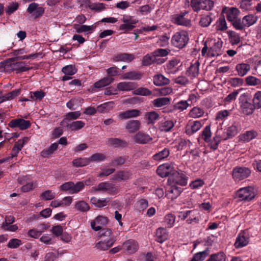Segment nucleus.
Masks as SVG:
<instances>
[{
  "label": "nucleus",
  "instance_id": "20",
  "mask_svg": "<svg viewBox=\"0 0 261 261\" xmlns=\"http://www.w3.org/2000/svg\"><path fill=\"white\" fill-rule=\"evenodd\" d=\"M214 16L212 13L208 12L201 15L199 24L202 27H207L213 20Z\"/></svg>",
  "mask_w": 261,
  "mask_h": 261
},
{
  "label": "nucleus",
  "instance_id": "15",
  "mask_svg": "<svg viewBox=\"0 0 261 261\" xmlns=\"http://www.w3.org/2000/svg\"><path fill=\"white\" fill-rule=\"evenodd\" d=\"M19 181L21 184L24 185L21 188V190L23 192H27L35 189L37 186L36 182H34L32 180L28 179L27 177H24L22 180Z\"/></svg>",
  "mask_w": 261,
  "mask_h": 261
},
{
  "label": "nucleus",
  "instance_id": "63",
  "mask_svg": "<svg viewBox=\"0 0 261 261\" xmlns=\"http://www.w3.org/2000/svg\"><path fill=\"white\" fill-rule=\"evenodd\" d=\"M81 100L80 98H73L66 103V106L70 109L75 110L80 105Z\"/></svg>",
  "mask_w": 261,
  "mask_h": 261
},
{
  "label": "nucleus",
  "instance_id": "41",
  "mask_svg": "<svg viewBox=\"0 0 261 261\" xmlns=\"http://www.w3.org/2000/svg\"><path fill=\"white\" fill-rule=\"evenodd\" d=\"M73 166L82 167L90 164L88 158H78L74 159L72 162Z\"/></svg>",
  "mask_w": 261,
  "mask_h": 261
},
{
  "label": "nucleus",
  "instance_id": "49",
  "mask_svg": "<svg viewBox=\"0 0 261 261\" xmlns=\"http://www.w3.org/2000/svg\"><path fill=\"white\" fill-rule=\"evenodd\" d=\"M209 254V249L206 248L202 251L195 253L193 257L196 261H203Z\"/></svg>",
  "mask_w": 261,
  "mask_h": 261
},
{
  "label": "nucleus",
  "instance_id": "7",
  "mask_svg": "<svg viewBox=\"0 0 261 261\" xmlns=\"http://www.w3.org/2000/svg\"><path fill=\"white\" fill-rule=\"evenodd\" d=\"M251 173L250 170L245 167H237L232 172L233 178L235 180H241L248 177Z\"/></svg>",
  "mask_w": 261,
  "mask_h": 261
},
{
  "label": "nucleus",
  "instance_id": "28",
  "mask_svg": "<svg viewBox=\"0 0 261 261\" xmlns=\"http://www.w3.org/2000/svg\"><path fill=\"white\" fill-rule=\"evenodd\" d=\"M110 201V199L107 198H97L95 197H91L90 199L91 203L95 206L101 208L108 205Z\"/></svg>",
  "mask_w": 261,
  "mask_h": 261
},
{
  "label": "nucleus",
  "instance_id": "55",
  "mask_svg": "<svg viewBox=\"0 0 261 261\" xmlns=\"http://www.w3.org/2000/svg\"><path fill=\"white\" fill-rule=\"evenodd\" d=\"M130 176V173L128 171H122L118 172L114 177L115 180H126Z\"/></svg>",
  "mask_w": 261,
  "mask_h": 261
},
{
  "label": "nucleus",
  "instance_id": "13",
  "mask_svg": "<svg viewBox=\"0 0 261 261\" xmlns=\"http://www.w3.org/2000/svg\"><path fill=\"white\" fill-rule=\"evenodd\" d=\"M202 126L200 121H190L186 128V133L188 135H191L199 130Z\"/></svg>",
  "mask_w": 261,
  "mask_h": 261
},
{
  "label": "nucleus",
  "instance_id": "51",
  "mask_svg": "<svg viewBox=\"0 0 261 261\" xmlns=\"http://www.w3.org/2000/svg\"><path fill=\"white\" fill-rule=\"evenodd\" d=\"M211 131L210 125L206 126L201 133V138L204 140L205 142H208L210 141L211 138Z\"/></svg>",
  "mask_w": 261,
  "mask_h": 261
},
{
  "label": "nucleus",
  "instance_id": "53",
  "mask_svg": "<svg viewBox=\"0 0 261 261\" xmlns=\"http://www.w3.org/2000/svg\"><path fill=\"white\" fill-rule=\"evenodd\" d=\"M191 213L189 215V218L187 220V222L188 224H191L193 222H195L196 223H198L199 219L198 218L199 213L197 210H190Z\"/></svg>",
  "mask_w": 261,
  "mask_h": 261
},
{
  "label": "nucleus",
  "instance_id": "31",
  "mask_svg": "<svg viewBox=\"0 0 261 261\" xmlns=\"http://www.w3.org/2000/svg\"><path fill=\"white\" fill-rule=\"evenodd\" d=\"M243 18L246 28L253 25L258 20V16L253 14H249L244 16Z\"/></svg>",
  "mask_w": 261,
  "mask_h": 261
},
{
  "label": "nucleus",
  "instance_id": "17",
  "mask_svg": "<svg viewBox=\"0 0 261 261\" xmlns=\"http://www.w3.org/2000/svg\"><path fill=\"white\" fill-rule=\"evenodd\" d=\"M47 229L45 224H41L36 228H33L28 231V235L32 238H38L40 235Z\"/></svg>",
  "mask_w": 261,
  "mask_h": 261
},
{
  "label": "nucleus",
  "instance_id": "64",
  "mask_svg": "<svg viewBox=\"0 0 261 261\" xmlns=\"http://www.w3.org/2000/svg\"><path fill=\"white\" fill-rule=\"evenodd\" d=\"M214 5V3L211 0H204L202 1L201 5V10H205L206 11L211 10L212 9Z\"/></svg>",
  "mask_w": 261,
  "mask_h": 261
},
{
  "label": "nucleus",
  "instance_id": "8",
  "mask_svg": "<svg viewBox=\"0 0 261 261\" xmlns=\"http://www.w3.org/2000/svg\"><path fill=\"white\" fill-rule=\"evenodd\" d=\"M27 12L31 15L32 17L36 19L42 15L44 12V9L40 6L38 4L32 3L29 5Z\"/></svg>",
  "mask_w": 261,
  "mask_h": 261
},
{
  "label": "nucleus",
  "instance_id": "58",
  "mask_svg": "<svg viewBox=\"0 0 261 261\" xmlns=\"http://www.w3.org/2000/svg\"><path fill=\"white\" fill-rule=\"evenodd\" d=\"M145 118L148 123H151L158 119L159 115L155 112H150L145 114Z\"/></svg>",
  "mask_w": 261,
  "mask_h": 261
},
{
  "label": "nucleus",
  "instance_id": "45",
  "mask_svg": "<svg viewBox=\"0 0 261 261\" xmlns=\"http://www.w3.org/2000/svg\"><path fill=\"white\" fill-rule=\"evenodd\" d=\"M175 221V216L173 214H167L164 218V226L167 228H171L173 226Z\"/></svg>",
  "mask_w": 261,
  "mask_h": 261
},
{
  "label": "nucleus",
  "instance_id": "19",
  "mask_svg": "<svg viewBox=\"0 0 261 261\" xmlns=\"http://www.w3.org/2000/svg\"><path fill=\"white\" fill-rule=\"evenodd\" d=\"M225 13L227 20L232 23L239 17L240 11L235 7H230L226 10Z\"/></svg>",
  "mask_w": 261,
  "mask_h": 261
},
{
  "label": "nucleus",
  "instance_id": "1",
  "mask_svg": "<svg viewBox=\"0 0 261 261\" xmlns=\"http://www.w3.org/2000/svg\"><path fill=\"white\" fill-rule=\"evenodd\" d=\"M239 103L241 113L245 115L252 114L255 108L253 104L250 102L249 98L247 94L243 93L239 96Z\"/></svg>",
  "mask_w": 261,
  "mask_h": 261
},
{
  "label": "nucleus",
  "instance_id": "33",
  "mask_svg": "<svg viewBox=\"0 0 261 261\" xmlns=\"http://www.w3.org/2000/svg\"><path fill=\"white\" fill-rule=\"evenodd\" d=\"M140 124L138 120H130L126 123V128L129 133H133L139 129Z\"/></svg>",
  "mask_w": 261,
  "mask_h": 261
},
{
  "label": "nucleus",
  "instance_id": "29",
  "mask_svg": "<svg viewBox=\"0 0 261 261\" xmlns=\"http://www.w3.org/2000/svg\"><path fill=\"white\" fill-rule=\"evenodd\" d=\"M250 69V66L247 63H239L237 64L236 70L238 74L240 76H245Z\"/></svg>",
  "mask_w": 261,
  "mask_h": 261
},
{
  "label": "nucleus",
  "instance_id": "35",
  "mask_svg": "<svg viewBox=\"0 0 261 261\" xmlns=\"http://www.w3.org/2000/svg\"><path fill=\"white\" fill-rule=\"evenodd\" d=\"M114 107V102L109 101L98 106L97 108V110L100 113H106L112 110Z\"/></svg>",
  "mask_w": 261,
  "mask_h": 261
},
{
  "label": "nucleus",
  "instance_id": "21",
  "mask_svg": "<svg viewBox=\"0 0 261 261\" xmlns=\"http://www.w3.org/2000/svg\"><path fill=\"white\" fill-rule=\"evenodd\" d=\"M140 115V111L136 109H133L120 113L118 118L121 120L136 117Z\"/></svg>",
  "mask_w": 261,
  "mask_h": 261
},
{
  "label": "nucleus",
  "instance_id": "12",
  "mask_svg": "<svg viewBox=\"0 0 261 261\" xmlns=\"http://www.w3.org/2000/svg\"><path fill=\"white\" fill-rule=\"evenodd\" d=\"M249 241V238L248 234L245 231L240 232L237 236L234 246L237 248H240L246 246Z\"/></svg>",
  "mask_w": 261,
  "mask_h": 261
},
{
  "label": "nucleus",
  "instance_id": "36",
  "mask_svg": "<svg viewBox=\"0 0 261 261\" xmlns=\"http://www.w3.org/2000/svg\"><path fill=\"white\" fill-rule=\"evenodd\" d=\"M142 76L140 72L136 71H130L124 74L121 77V80H138Z\"/></svg>",
  "mask_w": 261,
  "mask_h": 261
},
{
  "label": "nucleus",
  "instance_id": "34",
  "mask_svg": "<svg viewBox=\"0 0 261 261\" xmlns=\"http://www.w3.org/2000/svg\"><path fill=\"white\" fill-rule=\"evenodd\" d=\"M134 59V57L133 55L128 54H120L117 55L114 58V61L115 62H130L133 61Z\"/></svg>",
  "mask_w": 261,
  "mask_h": 261
},
{
  "label": "nucleus",
  "instance_id": "44",
  "mask_svg": "<svg viewBox=\"0 0 261 261\" xmlns=\"http://www.w3.org/2000/svg\"><path fill=\"white\" fill-rule=\"evenodd\" d=\"M206 261H226V256L223 252L211 254Z\"/></svg>",
  "mask_w": 261,
  "mask_h": 261
},
{
  "label": "nucleus",
  "instance_id": "57",
  "mask_svg": "<svg viewBox=\"0 0 261 261\" xmlns=\"http://www.w3.org/2000/svg\"><path fill=\"white\" fill-rule=\"evenodd\" d=\"M256 136V133L253 130H249L246 132L241 136V139L242 141L248 142Z\"/></svg>",
  "mask_w": 261,
  "mask_h": 261
},
{
  "label": "nucleus",
  "instance_id": "14",
  "mask_svg": "<svg viewBox=\"0 0 261 261\" xmlns=\"http://www.w3.org/2000/svg\"><path fill=\"white\" fill-rule=\"evenodd\" d=\"M115 241V238H110L108 239H102L96 244L95 247L100 250H107L112 246Z\"/></svg>",
  "mask_w": 261,
  "mask_h": 261
},
{
  "label": "nucleus",
  "instance_id": "25",
  "mask_svg": "<svg viewBox=\"0 0 261 261\" xmlns=\"http://www.w3.org/2000/svg\"><path fill=\"white\" fill-rule=\"evenodd\" d=\"M136 86L134 82H122L117 84V89L119 91H128L134 89Z\"/></svg>",
  "mask_w": 261,
  "mask_h": 261
},
{
  "label": "nucleus",
  "instance_id": "61",
  "mask_svg": "<svg viewBox=\"0 0 261 261\" xmlns=\"http://www.w3.org/2000/svg\"><path fill=\"white\" fill-rule=\"evenodd\" d=\"M90 163L91 162H98L105 160L106 156L102 153H97L92 154L90 157L88 158Z\"/></svg>",
  "mask_w": 261,
  "mask_h": 261
},
{
  "label": "nucleus",
  "instance_id": "59",
  "mask_svg": "<svg viewBox=\"0 0 261 261\" xmlns=\"http://www.w3.org/2000/svg\"><path fill=\"white\" fill-rule=\"evenodd\" d=\"M29 138L28 137H24L22 139H19L16 142L13 147V150L17 151H19L24 145L28 141Z\"/></svg>",
  "mask_w": 261,
  "mask_h": 261
},
{
  "label": "nucleus",
  "instance_id": "54",
  "mask_svg": "<svg viewBox=\"0 0 261 261\" xmlns=\"http://www.w3.org/2000/svg\"><path fill=\"white\" fill-rule=\"evenodd\" d=\"M246 84L248 86H255L261 83L260 80L253 76H248L245 79Z\"/></svg>",
  "mask_w": 261,
  "mask_h": 261
},
{
  "label": "nucleus",
  "instance_id": "42",
  "mask_svg": "<svg viewBox=\"0 0 261 261\" xmlns=\"http://www.w3.org/2000/svg\"><path fill=\"white\" fill-rule=\"evenodd\" d=\"M85 125V123L84 122L81 120H77L68 124L67 127L72 131H77L83 128Z\"/></svg>",
  "mask_w": 261,
  "mask_h": 261
},
{
  "label": "nucleus",
  "instance_id": "22",
  "mask_svg": "<svg viewBox=\"0 0 261 261\" xmlns=\"http://www.w3.org/2000/svg\"><path fill=\"white\" fill-rule=\"evenodd\" d=\"M200 63L198 61H196L194 63H192L190 67L187 70V74L191 79L197 77L199 74V68Z\"/></svg>",
  "mask_w": 261,
  "mask_h": 261
},
{
  "label": "nucleus",
  "instance_id": "6",
  "mask_svg": "<svg viewBox=\"0 0 261 261\" xmlns=\"http://www.w3.org/2000/svg\"><path fill=\"white\" fill-rule=\"evenodd\" d=\"M121 21L123 23L120 25L119 29L125 32L133 30L138 22L137 18L129 15H123Z\"/></svg>",
  "mask_w": 261,
  "mask_h": 261
},
{
  "label": "nucleus",
  "instance_id": "40",
  "mask_svg": "<svg viewBox=\"0 0 261 261\" xmlns=\"http://www.w3.org/2000/svg\"><path fill=\"white\" fill-rule=\"evenodd\" d=\"M75 209L81 212H87L90 210V206L84 200H79L75 203Z\"/></svg>",
  "mask_w": 261,
  "mask_h": 261
},
{
  "label": "nucleus",
  "instance_id": "56",
  "mask_svg": "<svg viewBox=\"0 0 261 261\" xmlns=\"http://www.w3.org/2000/svg\"><path fill=\"white\" fill-rule=\"evenodd\" d=\"M98 233L99 237L102 239H108L110 238H115L112 236V231L111 229L104 228L100 229Z\"/></svg>",
  "mask_w": 261,
  "mask_h": 261
},
{
  "label": "nucleus",
  "instance_id": "37",
  "mask_svg": "<svg viewBox=\"0 0 261 261\" xmlns=\"http://www.w3.org/2000/svg\"><path fill=\"white\" fill-rule=\"evenodd\" d=\"M114 81V79L111 76L105 77L99 81L95 82L94 86L96 88H100L109 85Z\"/></svg>",
  "mask_w": 261,
  "mask_h": 261
},
{
  "label": "nucleus",
  "instance_id": "43",
  "mask_svg": "<svg viewBox=\"0 0 261 261\" xmlns=\"http://www.w3.org/2000/svg\"><path fill=\"white\" fill-rule=\"evenodd\" d=\"M20 93V89H15L7 94L3 96L2 97H0V103L4 102L6 100H10L13 98H14L15 97H16L17 95H18Z\"/></svg>",
  "mask_w": 261,
  "mask_h": 261
},
{
  "label": "nucleus",
  "instance_id": "16",
  "mask_svg": "<svg viewBox=\"0 0 261 261\" xmlns=\"http://www.w3.org/2000/svg\"><path fill=\"white\" fill-rule=\"evenodd\" d=\"M123 248L128 253H133L138 250L139 245L135 240L129 239L123 243Z\"/></svg>",
  "mask_w": 261,
  "mask_h": 261
},
{
  "label": "nucleus",
  "instance_id": "24",
  "mask_svg": "<svg viewBox=\"0 0 261 261\" xmlns=\"http://www.w3.org/2000/svg\"><path fill=\"white\" fill-rule=\"evenodd\" d=\"M96 26L94 25H87L79 24H74L73 28L75 30L76 32L78 33H85L87 34L92 33L95 30Z\"/></svg>",
  "mask_w": 261,
  "mask_h": 261
},
{
  "label": "nucleus",
  "instance_id": "11",
  "mask_svg": "<svg viewBox=\"0 0 261 261\" xmlns=\"http://www.w3.org/2000/svg\"><path fill=\"white\" fill-rule=\"evenodd\" d=\"M108 223V219L102 216H97L94 220L91 222V227L95 231H97L106 225Z\"/></svg>",
  "mask_w": 261,
  "mask_h": 261
},
{
  "label": "nucleus",
  "instance_id": "9",
  "mask_svg": "<svg viewBox=\"0 0 261 261\" xmlns=\"http://www.w3.org/2000/svg\"><path fill=\"white\" fill-rule=\"evenodd\" d=\"M182 191V188L177 186L167 184L166 189V197L171 200H174L179 196Z\"/></svg>",
  "mask_w": 261,
  "mask_h": 261
},
{
  "label": "nucleus",
  "instance_id": "27",
  "mask_svg": "<svg viewBox=\"0 0 261 261\" xmlns=\"http://www.w3.org/2000/svg\"><path fill=\"white\" fill-rule=\"evenodd\" d=\"M242 129L241 125L239 122H234L229 126L227 130V134L229 137L236 135Z\"/></svg>",
  "mask_w": 261,
  "mask_h": 261
},
{
  "label": "nucleus",
  "instance_id": "39",
  "mask_svg": "<svg viewBox=\"0 0 261 261\" xmlns=\"http://www.w3.org/2000/svg\"><path fill=\"white\" fill-rule=\"evenodd\" d=\"M204 111L198 107H195L192 108L189 113V116L193 118H198L203 116Z\"/></svg>",
  "mask_w": 261,
  "mask_h": 261
},
{
  "label": "nucleus",
  "instance_id": "52",
  "mask_svg": "<svg viewBox=\"0 0 261 261\" xmlns=\"http://www.w3.org/2000/svg\"><path fill=\"white\" fill-rule=\"evenodd\" d=\"M253 105L255 109L261 108V91L256 92L253 97Z\"/></svg>",
  "mask_w": 261,
  "mask_h": 261
},
{
  "label": "nucleus",
  "instance_id": "23",
  "mask_svg": "<svg viewBox=\"0 0 261 261\" xmlns=\"http://www.w3.org/2000/svg\"><path fill=\"white\" fill-rule=\"evenodd\" d=\"M179 61L178 59L173 58L166 64V71L168 73L174 74L178 71Z\"/></svg>",
  "mask_w": 261,
  "mask_h": 261
},
{
  "label": "nucleus",
  "instance_id": "26",
  "mask_svg": "<svg viewBox=\"0 0 261 261\" xmlns=\"http://www.w3.org/2000/svg\"><path fill=\"white\" fill-rule=\"evenodd\" d=\"M177 171V166L172 162L164 163V177L170 176Z\"/></svg>",
  "mask_w": 261,
  "mask_h": 261
},
{
  "label": "nucleus",
  "instance_id": "47",
  "mask_svg": "<svg viewBox=\"0 0 261 261\" xmlns=\"http://www.w3.org/2000/svg\"><path fill=\"white\" fill-rule=\"evenodd\" d=\"M58 146L57 143H55L52 144L49 148L45 149L41 151V156L43 158L48 157L57 149Z\"/></svg>",
  "mask_w": 261,
  "mask_h": 261
},
{
  "label": "nucleus",
  "instance_id": "4",
  "mask_svg": "<svg viewBox=\"0 0 261 261\" xmlns=\"http://www.w3.org/2000/svg\"><path fill=\"white\" fill-rule=\"evenodd\" d=\"M236 198L240 201H250L255 196L254 189L248 186L239 189L236 192Z\"/></svg>",
  "mask_w": 261,
  "mask_h": 261
},
{
  "label": "nucleus",
  "instance_id": "32",
  "mask_svg": "<svg viewBox=\"0 0 261 261\" xmlns=\"http://www.w3.org/2000/svg\"><path fill=\"white\" fill-rule=\"evenodd\" d=\"M188 13L187 11L181 13L180 14L177 15L175 18V22L178 24L182 25L184 26H189L190 25V20L185 17L186 14Z\"/></svg>",
  "mask_w": 261,
  "mask_h": 261
},
{
  "label": "nucleus",
  "instance_id": "3",
  "mask_svg": "<svg viewBox=\"0 0 261 261\" xmlns=\"http://www.w3.org/2000/svg\"><path fill=\"white\" fill-rule=\"evenodd\" d=\"M189 39L188 33L185 31H180L172 36L171 43L175 47L182 48L188 43Z\"/></svg>",
  "mask_w": 261,
  "mask_h": 261
},
{
  "label": "nucleus",
  "instance_id": "2",
  "mask_svg": "<svg viewBox=\"0 0 261 261\" xmlns=\"http://www.w3.org/2000/svg\"><path fill=\"white\" fill-rule=\"evenodd\" d=\"M163 56V49L160 48L155 50L152 55L147 54L142 59V64L144 66H149L151 64L156 63L161 64L163 60L161 57Z\"/></svg>",
  "mask_w": 261,
  "mask_h": 261
},
{
  "label": "nucleus",
  "instance_id": "62",
  "mask_svg": "<svg viewBox=\"0 0 261 261\" xmlns=\"http://www.w3.org/2000/svg\"><path fill=\"white\" fill-rule=\"evenodd\" d=\"M56 197V193L51 190H47L41 194V198L45 200H52Z\"/></svg>",
  "mask_w": 261,
  "mask_h": 261
},
{
  "label": "nucleus",
  "instance_id": "38",
  "mask_svg": "<svg viewBox=\"0 0 261 261\" xmlns=\"http://www.w3.org/2000/svg\"><path fill=\"white\" fill-rule=\"evenodd\" d=\"M114 189L113 186L110 183L108 182H101L99 184L97 187H93L91 191V192H95L97 191H113Z\"/></svg>",
  "mask_w": 261,
  "mask_h": 261
},
{
  "label": "nucleus",
  "instance_id": "46",
  "mask_svg": "<svg viewBox=\"0 0 261 261\" xmlns=\"http://www.w3.org/2000/svg\"><path fill=\"white\" fill-rule=\"evenodd\" d=\"M216 29L217 31H224L227 29V23L224 16H221L218 19Z\"/></svg>",
  "mask_w": 261,
  "mask_h": 261
},
{
  "label": "nucleus",
  "instance_id": "50",
  "mask_svg": "<svg viewBox=\"0 0 261 261\" xmlns=\"http://www.w3.org/2000/svg\"><path fill=\"white\" fill-rule=\"evenodd\" d=\"M231 24L233 28L237 30L242 31L246 28L243 18L238 17Z\"/></svg>",
  "mask_w": 261,
  "mask_h": 261
},
{
  "label": "nucleus",
  "instance_id": "60",
  "mask_svg": "<svg viewBox=\"0 0 261 261\" xmlns=\"http://www.w3.org/2000/svg\"><path fill=\"white\" fill-rule=\"evenodd\" d=\"M62 71L65 74L72 75L77 72V69L74 66L72 65H67L63 67Z\"/></svg>",
  "mask_w": 261,
  "mask_h": 261
},
{
  "label": "nucleus",
  "instance_id": "48",
  "mask_svg": "<svg viewBox=\"0 0 261 261\" xmlns=\"http://www.w3.org/2000/svg\"><path fill=\"white\" fill-rule=\"evenodd\" d=\"M221 141V137L219 135H218V132L216 133L215 136L213 137V139H210L208 141V145L211 148L214 150L218 148L219 144Z\"/></svg>",
  "mask_w": 261,
  "mask_h": 261
},
{
  "label": "nucleus",
  "instance_id": "10",
  "mask_svg": "<svg viewBox=\"0 0 261 261\" xmlns=\"http://www.w3.org/2000/svg\"><path fill=\"white\" fill-rule=\"evenodd\" d=\"M222 44L223 42L220 39L215 40L208 49V55L212 57L221 55L223 53Z\"/></svg>",
  "mask_w": 261,
  "mask_h": 261
},
{
  "label": "nucleus",
  "instance_id": "5",
  "mask_svg": "<svg viewBox=\"0 0 261 261\" xmlns=\"http://www.w3.org/2000/svg\"><path fill=\"white\" fill-rule=\"evenodd\" d=\"M167 184L168 185L185 186L187 184V178L184 174L177 171L168 177Z\"/></svg>",
  "mask_w": 261,
  "mask_h": 261
},
{
  "label": "nucleus",
  "instance_id": "30",
  "mask_svg": "<svg viewBox=\"0 0 261 261\" xmlns=\"http://www.w3.org/2000/svg\"><path fill=\"white\" fill-rule=\"evenodd\" d=\"M134 139L139 143L145 144L150 141L152 139L148 135L139 132L134 136Z\"/></svg>",
  "mask_w": 261,
  "mask_h": 261
},
{
  "label": "nucleus",
  "instance_id": "18",
  "mask_svg": "<svg viewBox=\"0 0 261 261\" xmlns=\"http://www.w3.org/2000/svg\"><path fill=\"white\" fill-rule=\"evenodd\" d=\"M9 126L14 128L18 127L21 130L25 129L30 126V123L29 121L21 119H16L12 120L9 123Z\"/></svg>",
  "mask_w": 261,
  "mask_h": 261
}]
</instances>
